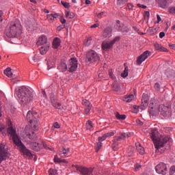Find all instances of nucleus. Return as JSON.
<instances>
[{"label": "nucleus", "instance_id": "f257e3e1", "mask_svg": "<svg viewBox=\"0 0 175 175\" xmlns=\"http://www.w3.org/2000/svg\"><path fill=\"white\" fill-rule=\"evenodd\" d=\"M172 109H173L172 110V108L163 104L159 105L157 103L151 102L149 106V114L154 116H158L160 113L163 117H165V118H170L173 114V111H175V102L172 105Z\"/></svg>", "mask_w": 175, "mask_h": 175}, {"label": "nucleus", "instance_id": "f03ea898", "mask_svg": "<svg viewBox=\"0 0 175 175\" xmlns=\"http://www.w3.org/2000/svg\"><path fill=\"white\" fill-rule=\"evenodd\" d=\"M15 95L18 97L21 105H28L33 100V93L25 86L16 88Z\"/></svg>", "mask_w": 175, "mask_h": 175}, {"label": "nucleus", "instance_id": "7ed1b4c3", "mask_svg": "<svg viewBox=\"0 0 175 175\" xmlns=\"http://www.w3.org/2000/svg\"><path fill=\"white\" fill-rule=\"evenodd\" d=\"M22 29L21 23L18 19H15L10 23V26L5 29V36L8 38H18L23 32Z\"/></svg>", "mask_w": 175, "mask_h": 175}, {"label": "nucleus", "instance_id": "20e7f679", "mask_svg": "<svg viewBox=\"0 0 175 175\" xmlns=\"http://www.w3.org/2000/svg\"><path fill=\"white\" fill-rule=\"evenodd\" d=\"M151 139H152L155 148L157 150H161L162 147L165 146V144L170 141V136L169 135H159L158 130L152 129L150 133Z\"/></svg>", "mask_w": 175, "mask_h": 175}, {"label": "nucleus", "instance_id": "39448f33", "mask_svg": "<svg viewBox=\"0 0 175 175\" xmlns=\"http://www.w3.org/2000/svg\"><path fill=\"white\" fill-rule=\"evenodd\" d=\"M131 136V133H122L119 136H115L113 139L112 140L111 147L113 151H117L118 150V146L121 144V142L124 140V139H127Z\"/></svg>", "mask_w": 175, "mask_h": 175}, {"label": "nucleus", "instance_id": "423d86ee", "mask_svg": "<svg viewBox=\"0 0 175 175\" xmlns=\"http://www.w3.org/2000/svg\"><path fill=\"white\" fill-rule=\"evenodd\" d=\"M8 125H10V126L8 127L7 132L8 133H9V135H10L12 139V142L16 146V144L21 142V139H20V137H18V135H17V131H16V129H13V126H12V122L10 121Z\"/></svg>", "mask_w": 175, "mask_h": 175}, {"label": "nucleus", "instance_id": "0eeeda50", "mask_svg": "<svg viewBox=\"0 0 175 175\" xmlns=\"http://www.w3.org/2000/svg\"><path fill=\"white\" fill-rule=\"evenodd\" d=\"M36 117H38V114L35 113V116H34L33 113H32V111H29L27 112V114L26 116L27 121H29V122L31 124V126H33V131H38V119H36Z\"/></svg>", "mask_w": 175, "mask_h": 175}, {"label": "nucleus", "instance_id": "6e6552de", "mask_svg": "<svg viewBox=\"0 0 175 175\" xmlns=\"http://www.w3.org/2000/svg\"><path fill=\"white\" fill-rule=\"evenodd\" d=\"M18 150L23 154V155L25 158H33V156L32 154V152H31V150H28L25 145L23 144V142H19L17 144H16Z\"/></svg>", "mask_w": 175, "mask_h": 175}, {"label": "nucleus", "instance_id": "1a4fd4ad", "mask_svg": "<svg viewBox=\"0 0 175 175\" xmlns=\"http://www.w3.org/2000/svg\"><path fill=\"white\" fill-rule=\"evenodd\" d=\"M120 39H121V37L116 36L111 41H103L102 43V49L104 50V51L110 50V49L113 48L116 42H119Z\"/></svg>", "mask_w": 175, "mask_h": 175}, {"label": "nucleus", "instance_id": "9d476101", "mask_svg": "<svg viewBox=\"0 0 175 175\" xmlns=\"http://www.w3.org/2000/svg\"><path fill=\"white\" fill-rule=\"evenodd\" d=\"M10 157V153H9V149L6 148V145L5 144H0V163L4 159L9 158Z\"/></svg>", "mask_w": 175, "mask_h": 175}, {"label": "nucleus", "instance_id": "9b49d317", "mask_svg": "<svg viewBox=\"0 0 175 175\" xmlns=\"http://www.w3.org/2000/svg\"><path fill=\"white\" fill-rule=\"evenodd\" d=\"M86 58L88 62H96V61H99L100 59L99 55H98L95 51H90L88 52Z\"/></svg>", "mask_w": 175, "mask_h": 175}, {"label": "nucleus", "instance_id": "f8f14e48", "mask_svg": "<svg viewBox=\"0 0 175 175\" xmlns=\"http://www.w3.org/2000/svg\"><path fill=\"white\" fill-rule=\"evenodd\" d=\"M77 59L76 58H71L67 62V69L68 72H75L77 69Z\"/></svg>", "mask_w": 175, "mask_h": 175}, {"label": "nucleus", "instance_id": "ddd939ff", "mask_svg": "<svg viewBox=\"0 0 175 175\" xmlns=\"http://www.w3.org/2000/svg\"><path fill=\"white\" fill-rule=\"evenodd\" d=\"M156 172L158 174L165 175L167 173V166L164 163H160L156 167Z\"/></svg>", "mask_w": 175, "mask_h": 175}, {"label": "nucleus", "instance_id": "4468645a", "mask_svg": "<svg viewBox=\"0 0 175 175\" xmlns=\"http://www.w3.org/2000/svg\"><path fill=\"white\" fill-rule=\"evenodd\" d=\"M42 147H44V148H47V145L44 142H42V144H40L37 142L30 143V148L34 151H40Z\"/></svg>", "mask_w": 175, "mask_h": 175}, {"label": "nucleus", "instance_id": "2eb2a0df", "mask_svg": "<svg viewBox=\"0 0 175 175\" xmlns=\"http://www.w3.org/2000/svg\"><path fill=\"white\" fill-rule=\"evenodd\" d=\"M150 57V52L148 51H146L141 55H139L137 59V65H142L144 60L147 59Z\"/></svg>", "mask_w": 175, "mask_h": 175}, {"label": "nucleus", "instance_id": "dca6fc26", "mask_svg": "<svg viewBox=\"0 0 175 175\" xmlns=\"http://www.w3.org/2000/svg\"><path fill=\"white\" fill-rule=\"evenodd\" d=\"M82 105L84 106L85 114H90L91 109H92V104L88 100L83 99L82 100Z\"/></svg>", "mask_w": 175, "mask_h": 175}, {"label": "nucleus", "instance_id": "f3484780", "mask_svg": "<svg viewBox=\"0 0 175 175\" xmlns=\"http://www.w3.org/2000/svg\"><path fill=\"white\" fill-rule=\"evenodd\" d=\"M148 106V96L143 94L142 98L141 109L142 110H146Z\"/></svg>", "mask_w": 175, "mask_h": 175}, {"label": "nucleus", "instance_id": "a211bd4d", "mask_svg": "<svg viewBox=\"0 0 175 175\" xmlns=\"http://www.w3.org/2000/svg\"><path fill=\"white\" fill-rule=\"evenodd\" d=\"M79 172L82 175H94L92 174V170L91 168H87L85 167H80Z\"/></svg>", "mask_w": 175, "mask_h": 175}, {"label": "nucleus", "instance_id": "6ab92c4d", "mask_svg": "<svg viewBox=\"0 0 175 175\" xmlns=\"http://www.w3.org/2000/svg\"><path fill=\"white\" fill-rule=\"evenodd\" d=\"M113 29L111 27H107L104 29L103 33V37L104 38H111Z\"/></svg>", "mask_w": 175, "mask_h": 175}, {"label": "nucleus", "instance_id": "aec40b11", "mask_svg": "<svg viewBox=\"0 0 175 175\" xmlns=\"http://www.w3.org/2000/svg\"><path fill=\"white\" fill-rule=\"evenodd\" d=\"M38 46H43V44H47V37L46 36H41L37 42Z\"/></svg>", "mask_w": 175, "mask_h": 175}, {"label": "nucleus", "instance_id": "412c9836", "mask_svg": "<svg viewBox=\"0 0 175 175\" xmlns=\"http://www.w3.org/2000/svg\"><path fill=\"white\" fill-rule=\"evenodd\" d=\"M57 69L60 72H65L68 70V65L65 62H60L57 66Z\"/></svg>", "mask_w": 175, "mask_h": 175}, {"label": "nucleus", "instance_id": "4be33fe9", "mask_svg": "<svg viewBox=\"0 0 175 175\" xmlns=\"http://www.w3.org/2000/svg\"><path fill=\"white\" fill-rule=\"evenodd\" d=\"M154 49L157 50V51L167 53V49L162 46V45L159 44L158 42L154 43Z\"/></svg>", "mask_w": 175, "mask_h": 175}, {"label": "nucleus", "instance_id": "5701e85b", "mask_svg": "<svg viewBox=\"0 0 175 175\" xmlns=\"http://www.w3.org/2000/svg\"><path fill=\"white\" fill-rule=\"evenodd\" d=\"M49 50H50V44H46L40 49V53L42 54V55H44V54H46Z\"/></svg>", "mask_w": 175, "mask_h": 175}, {"label": "nucleus", "instance_id": "b1692460", "mask_svg": "<svg viewBox=\"0 0 175 175\" xmlns=\"http://www.w3.org/2000/svg\"><path fill=\"white\" fill-rule=\"evenodd\" d=\"M61 46V39L59 38H55L53 41V49H58Z\"/></svg>", "mask_w": 175, "mask_h": 175}, {"label": "nucleus", "instance_id": "393cba45", "mask_svg": "<svg viewBox=\"0 0 175 175\" xmlns=\"http://www.w3.org/2000/svg\"><path fill=\"white\" fill-rule=\"evenodd\" d=\"M135 146H136L137 152H139V154H140V155L144 154V152H145L144 148H143V146H142L140 143H139V142L136 143Z\"/></svg>", "mask_w": 175, "mask_h": 175}, {"label": "nucleus", "instance_id": "a878e982", "mask_svg": "<svg viewBox=\"0 0 175 175\" xmlns=\"http://www.w3.org/2000/svg\"><path fill=\"white\" fill-rule=\"evenodd\" d=\"M69 151H70L69 148H62L59 150L60 157H66V155L69 154Z\"/></svg>", "mask_w": 175, "mask_h": 175}, {"label": "nucleus", "instance_id": "bb28decb", "mask_svg": "<svg viewBox=\"0 0 175 175\" xmlns=\"http://www.w3.org/2000/svg\"><path fill=\"white\" fill-rule=\"evenodd\" d=\"M46 18L49 23H53L55 18H58V14H51L46 15Z\"/></svg>", "mask_w": 175, "mask_h": 175}, {"label": "nucleus", "instance_id": "cd10ccee", "mask_svg": "<svg viewBox=\"0 0 175 175\" xmlns=\"http://www.w3.org/2000/svg\"><path fill=\"white\" fill-rule=\"evenodd\" d=\"M51 104L55 109H58L59 110H61V104L55 100L54 98H51Z\"/></svg>", "mask_w": 175, "mask_h": 175}, {"label": "nucleus", "instance_id": "c85d7f7f", "mask_svg": "<svg viewBox=\"0 0 175 175\" xmlns=\"http://www.w3.org/2000/svg\"><path fill=\"white\" fill-rule=\"evenodd\" d=\"M135 98V96L133 94H129L127 96H125L123 100L124 102H126L127 103H129L130 102H132Z\"/></svg>", "mask_w": 175, "mask_h": 175}, {"label": "nucleus", "instance_id": "c756f323", "mask_svg": "<svg viewBox=\"0 0 175 175\" xmlns=\"http://www.w3.org/2000/svg\"><path fill=\"white\" fill-rule=\"evenodd\" d=\"M48 65V70H50V69H53V68H55V60L51 59L47 62Z\"/></svg>", "mask_w": 175, "mask_h": 175}, {"label": "nucleus", "instance_id": "7c9ffc66", "mask_svg": "<svg viewBox=\"0 0 175 175\" xmlns=\"http://www.w3.org/2000/svg\"><path fill=\"white\" fill-rule=\"evenodd\" d=\"M159 3V5L161 8H163V9H165L166 6H167V0H157Z\"/></svg>", "mask_w": 175, "mask_h": 175}, {"label": "nucleus", "instance_id": "2f4dec72", "mask_svg": "<svg viewBox=\"0 0 175 175\" xmlns=\"http://www.w3.org/2000/svg\"><path fill=\"white\" fill-rule=\"evenodd\" d=\"M4 75H6L8 77H13V73L12 72V68H7L4 70Z\"/></svg>", "mask_w": 175, "mask_h": 175}, {"label": "nucleus", "instance_id": "473e14b6", "mask_svg": "<svg viewBox=\"0 0 175 175\" xmlns=\"http://www.w3.org/2000/svg\"><path fill=\"white\" fill-rule=\"evenodd\" d=\"M116 118L117 120H119L120 121L126 120V116L125 115H121L118 112H116L115 113Z\"/></svg>", "mask_w": 175, "mask_h": 175}, {"label": "nucleus", "instance_id": "72a5a7b5", "mask_svg": "<svg viewBox=\"0 0 175 175\" xmlns=\"http://www.w3.org/2000/svg\"><path fill=\"white\" fill-rule=\"evenodd\" d=\"M94 128V125L92 124V122L91 120H88L86 122V129L87 131H91Z\"/></svg>", "mask_w": 175, "mask_h": 175}, {"label": "nucleus", "instance_id": "f704fd0d", "mask_svg": "<svg viewBox=\"0 0 175 175\" xmlns=\"http://www.w3.org/2000/svg\"><path fill=\"white\" fill-rule=\"evenodd\" d=\"M113 88L116 92H118V91H120V84L117 83V81H114V82L113 83Z\"/></svg>", "mask_w": 175, "mask_h": 175}, {"label": "nucleus", "instance_id": "c9c22d12", "mask_svg": "<svg viewBox=\"0 0 175 175\" xmlns=\"http://www.w3.org/2000/svg\"><path fill=\"white\" fill-rule=\"evenodd\" d=\"M128 75H129V72H128V66H126L124 68L123 72H122L121 76L122 77L125 78V77H128Z\"/></svg>", "mask_w": 175, "mask_h": 175}, {"label": "nucleus", "instance_id": "e433bc0d", "mask_svg": "<svg viewBox=\"0 0 175 175\" xmlns=\"http://www.w3.org/2000/svg\"><path fill=\"white\" fill-rule=\"evenodd\" d=\"M40 59H42V57H40L39 54H36L33 57V61L34 62H38V61H40Z\"/></svg>", "mask_w": 175, "mask_h": 175}, {"label": "nucleus", "instance_id": "4c0bfd02", "mask_svg": "<svg viewBox=\"0 0 175 175\" xmlns=\"http://www.w3.org/2000/svg\"><path fill=\"white\" fill-rule=\"evenodd\" d=\"M91 40H92V37L88 38L86 40H85L84 44L87 46H90L91 45Z\"/></svg>", "mask_w": 175, "mask_h": 175}, {"label": "nucleus", "instance_id": "58836bf2", "mask_svg": "<svg viewBox=\"0 0 175 175\" xmlns=\"http://www.w3.org/2000/svg\"><path fill=\"white\" fill-rule=\"evenodd\" d=\"M49 175H57V174H58V171L57 170H54L53 168H51L49 170Z\"/></svg>", "mask_w": 175, "mask_h": 175}, {"label": "nucleus", "instance_id": "ea45409f", "mask_svg": "<svg viewBox=\"0 0 175 175\" xmlns=\"http://www.w3.org/2000/svg\"><path fill=\"white\" fill-rule=\"evenodd\" d=\"M128 151L129 152H130V153H129V156L133 157V151H135V148H133V146H129Z\"/></svg>", "mask_w": 175, "mask_h": 175}, {"label": "nucleus", "instance_id": "a19ab883", "mask_svg": "<svg viewBox=\"0 0 175 175\" xmlns=\"http://www.w3.org/2000/svg\"><path fill=\"white\" fill-rule=\"evenodd\" d=\"M66 17H68V18H75V14L70 13L69 12H66Z\"/></svg>", "mask_w": 175, "mask_h": 175}, {"label": "nucleus", "instance_id": "79ce46f5", "mask_svg": "<svg viewBox=\"0 0 175 175\" xmlns=\"http://www.w3.org/2000/svg\"><path fill=\"white\" fill-rule=\"evenodd\" d=\"M61 3H62V5H64V7L66 9H69V8H70V4H69V3H68V2L62 1H61Z\"/></svg>", "mask_w": 175, "mask_h": 175}, {"label": "nucleus", "instance_id": "37998d69", "mask_svg": "<svg viewBox=\"0 0 175 175\" xmlns=\"http://www.w3.org/2000/svg\"><path fill=\"white\" fill-rule=\"evenodd\" d=\"M29 139H31V140L36 139V136L35 135V133L33 131L29 133Z\"/></svg>", "mask_w": 175, "mask_h": 175}, {"label": "nucleus", "instance_id": "c03bdc74", "mask_svg": "<svg viewBox=\"0 0 175 175\" xmlns=\"http://www.w3.org/2000/svg\"><path fill=\"white\" fill-rule=\"evenodd\" d=\"M102 146H103L102 142H99L98 143H97V144L96 146V152H98V151H99V150H100V148H102Z\"/></svg>", "mask_w": 175, "mask_h": 175}, {"label": "nucleus", "instance_id": "a18cd8bd", "mask_svg": "<svg viewBox=\"0 0 175 175\" xmlns=\"http://www.w3.org/2000/svg\"><path fill=\"white\" fill-rule=\"evenodd\" d=\"M109 77H111V79H112V80H116V75H114V74L113 73V71L111 70H109Z\"/></svg>", "mask_w": 175, "mask_h": 175}, {"label": "nucleus", "instance_id": "49530a36", "mask_svg": "<svg viewBox=\"0 0 175 175\" xmlns=\"http://www.w3.org/2000/svg\"><path fill=\"white\" fill-rule=\"evenodd\" d=\"M126 2H128V0H118L117 3L119 6H122Z\"/></svg>", "mask_w": 175, "mask_h": 175}, {"label": "nucleus", "instance_id": "de8ad7c7", "mask_svg": "<svg viewBox=\"0 0 175 175\" xmlns=\"http://www.w3.org/2000/svg\"><path fill=\"white\" fill-rule=\"evenodd\" d=\"M105 135V136L107 139V137H111V136H114L115 133H114V132L112 131V132H110V133H107Z\"/></svg>", "mask_w": 175, "mask_h": 175}, {"label": "nucleus", "instance_id": "09e8293b", "mask_svg": "<svg viewBox=\"0 0 175 175\" xmlns=\"http://www.w3.org/2000/svg\"><path fill=\"white\" fill-rule=\"evenodd\" d=\"M107 139L106 135L104 134L103 136L98 137V142H105V139Z\"/></svg>", "mask_w": 175, "mask_h": 175}, {"label": "nucleus", "instance_id": "8fccbe9b", "mask_svg": "<svg viewBox=\"0 0 175 175\" xmlns=\"http://www.w3.org/2000/svg\"><path fill=\"white\" fill-rule=\"evenodd\" d=\"M144 18H150V12L146 11L144 14Z\"/></svg>", "mask_w": 175, "mask_h": 175}, {"label": "nucleus", "instance_id": "3c124183", "mask_svg": "<svg viewBox=\"0 0 175 175\" xmlns=\"http://www.w3.org/2000/svg\"><path fill=\"white\" fill-rule=\"evenodd\" d=\"M0 132L2 133L5 132V125L3 124H0Z\"/></svg>", "mask_w": 175, "mask_h": 175}, {"label": "nucleus", "instance_id": "603ef678", "mask_svg": "<svg viewBox=\"0 0 175 175\" xmlns=\"http://www.w3.org/2000/svg\"><path fill=\"white\" fill-rule=\"evenodd\" d=\"M3 21V11L0 10V23Z\"/></svg>", "mask_w": 175, "mask_h": 175}, {"label": "nucleus", "instance_id": "864d4df0", "mask_svg": "<svg viewBox=\"0 0 175 175\" xmlns=\"http://www.w3.org/2000/svg\"><path fill=\"white\" fill-rule=\"evenodd\" d=\"M60 161H61V159L58 158L57 155H55V157H54V161L56 163H59Z\"/></svg>", "mask_w": 175, "mask_h": 175}, {"label": "nucleus", "instance_id": "5fc2aeb1", "mask_svg": "<svg viewBox=\"0 0 175 175\" xmlns=\"http://www.w3.org/2000/svg\"><path fill=\"white\" fill-rule=\"evenodd\" d=\"M127 8H128L129 10H133L134 6L133 5L132 3H129L127 4Z\"/></svg>", "mask_w": 175, "mask_h": 175}, {"label": "nucleus", "instance_id": "6e6d98bb", "mask_svg": "<svg viewBox=\"0 0 175 175\" xmlns=\"http://www.w3.org/2000/svg\"><path fill=\"white\" fill-rule=\"evenodd\" d=\"M53 126L54 128H56V129H59V128H61V126L57 122L53 124Z\"/></svg>", "mask_w": 175, "mask_h": 175}, {"label": "nucleus", "instance_id": "4d7b16f0", "mask_svg": "<svg viewBox=\"0 0 175 175\" xmlns=\"http://www.w3.org/2000/svg\"><path fill=\"white\" fill-rule=\"evenodd\" d=\"M154 88H155V90H157V91H159V90L161 88V85H159V83H155Z\"/></svg>", "mask_w": 175, "mask_h": 175}, {"label": "nucleus", "instance_id": "13d9d810", "mask_svg": "<svg viewBox=\"0 0 175 175\" xmlns=\"http://www.w3.org/2000/svg\"><path fill=\"white\" fill-rule=\"evenodd\" d=\"M105 12H101L98 13L97 14V17L98 18H102V17H103V14H105Z\"/></svg>", "mask_w": 175, "mask_h": 175}, {"label": "nucleus", "instance_id": "bf43d9fd", "mask_svg": "<svg viewBox=\"0 0 175 175\" xmlns=\"http://www.w3.org/2000/svg\"><path fill=\"white\" fill-rule=\"evenodd\" d=\"M140 167H142V165H140V164H139V163H137L135 168V171L137 172L139 170V169H140Z\"/></svg>", "mask_w": 175, "mask_h": 175}, {"label": "nucleus", "instance_id": "052dcab7", "mask_svg": "<svg viewBox=\"0 0 175 175\" xmlns=\"http://www.w3.org/2000/svg\"><path fill=\"white\" fill-rule=\"evenodd\" d=\"M12 83H17L18 81H20V79H18L17 77H15V78H12Z\"/></svg>", "mask_w": 175, "mask_h": 175}, {"label": "nucleus", "instance_id": "680f3d73", "mask_svg": "<svg viewBox=\"0 0 175 175\" xmlns=\"http://www.w3.org/2000/svg\"><path fill=\"white\" fill-rule=\"evenodd\" d=\"M164 36H165V32H163V31L160 32V33H159V38H160V39L163 38Z\"/></svg>", "mask_w": 175, "mask_h": 175}, {"label": "nucleus", "instance_id": "e2e57ef3", "mask_svg": "<svg viewBox=\"0 0 175 175\" xmlns=\"http://www.w3.org/2000/svg\"><path fill=\"white\" fill-rule=\"evenodd\" d=\"M157 23H161V21H162V18H161V16H159V14L157 15Z\"/></svg>", "mask_w": 175, "mask_h": 175}, {"label": "nucleus", "instance_id": "0e129e2a", "mask_svg": "<svg viewBox=\"0 0 175 175\" xmlns=\"http://www.w3.org/2000/svg\"><path fill=\"white\" fill-rule=\"evenodd\" d=\"M170 13H175V7H172L170 9Z\"/></svg>", "mask_w": 175, "mask_h": 175}, {"label": "nucleus", "instance_id": "69168bd1", "mask_svg": "<svg viewBox=\"0 0 175 175\" xmlns=\"http://www.w3.org/2000/svg\"><path fill=\"white\" fill-rule=\"evenodd\" d=\"M60 23H62V24H65V23H66V19H64V18H61Z\"/></svg>", "mask_w": 175, "mask_h": 175}, {"label": "nucleus", "instance_id": "338daca9", "mask_svg": "<svg viewBox=\"0 0 175 175\" xmlns=\"http://www.w3.org/2000/svg\"><path fill=\"white\" fill-rule=\"evenodd\" d=\"M99 27L98 23L94 24L93 25L91 26V28H98Z\"/></svg>", "mask_w": 175, "mask_h": 175}, {"label": "nucleus", "instance_id": "774afa93", "mask_svg": "<svg viewBox=\"0 0 175 175\" xmlns=\"http://www.w3.org/2000/svg\"><path fill=\"white\" fill-rule=\"evenodd\" d=\"M169 46L172 50H175V44H169Z\"/></svg>", "mask_w": 175, "mask_h": 175}]
</instances>
